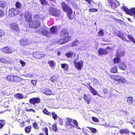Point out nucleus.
<instances>
[{"mask_svg": "<svg viewBox=\"0 0 135 135\" xmlns=\"http://www.w3.org/2000/svg\"><path fill=\"white\" fill-rule=\"evenodd\" d=\"M34 19L35 20L29 23V26L32 28L36 29L39 28L41 26V24L40 21L37 20H39L41 19L39 15L37 14L34 16Z\"/></svg>", "mask_w": 135, "mask_h": 135, "instance_id": "obj_1", "label": "nucleus"}, {"mask_svg": "<svg viewBox=\"0 0 135 135\" xmlns=\"http://www.w3.org/2000/svg\"><path fill=\"white\" fill-rule=\"evenodd\" d=\"M60 5L63 11L66 13L68 18L71 20L73 19L74 17L71 16L73 13L72 9L69 7L64 2H62L61 3Z\"/></svg>", "mask_w": 135, "mask_h": 135, "instance_id": "obj_2", "label": "nucleus"}, {"mask_svg": "<svg viewBox=\"0 0 135 135\" xmlns=\"http://www.w3.org/2000/svg\"><path fill=\"white\" fill-rule=\"evenodd\" d=\"M124 55L125 52L124 51H117L115 55V57L113 60L114 64L120 63L121 61L120 57L124 56Z\"/></svg>", "mask_w": 135, "mask_h": 135, "instance_id": "obj_3", "label": "nucleus"}, {"mask_svg": "<svg viewBox=\"0 0 135 135\" xmlns=\"http://www.w3.org/2000/svg\"><path fill=\"white\" fill-rule=\"evenodd\" d=\"M61 12L56 8L53 7H50L49 10V15L55 17H58L60 16Z\"/></svg>", "mask_w": 135, "mask_h": 135, "instance_id": "obj_4", "label": "nucleus"}, {"mask_svg": "<svg viewBox=\"0 0 135 135\" xmlns=\"http://www.w3.org/2000/svg\"><path fill=\"white\" fill-rule=\"evenodd\" d=\"M108 6L112 9H115L120 5V2L117 0H107Z\"/></svg>", "mask_w": 135, "mask_h": 135, "instance_id": "obj_5", "label": "nucleus"}, {"mask_svg": "<svg viewBox=\"0 0 135 135\" xmlns=\"http://www.w3.org/2000/svg\"><path fill=\"white\" fill-rule=\"evenodd\" d=\"M121 8L127 14L130 16H133L135 18V8H134L129 9L125 6H123Z\"/></svg>", "mask_w": 135, "mask_h": 135, "instance_id": "obj_6", "label": "nucleus"}, {"mask_svg": "<svg viewBox=\"0 0 135 135\" xmlns=\"http://www.w3.org/2000/svg\"><path fill=\"white\" fill-rule=\"evenodd\" d=\"M19 13V11L16 8H13L9 10L8 16L9 17H12L18 15Z\"/></svg>", "mask_w": 135, "mask_h": 135, "instance_id": "obj_7", "label": "nucleus"}, {"mask_svg": "<svg viewBox=\"0 0 135 135\" xmlns=\"http://www.w3.org/2000/svg\"><path fill=\"white\" fill-rule=\"evenodd\" d=\"M24 17L25 20L27 23H29L32 21V14L29 11H27L25 12L24 14Z\"/></svg>", "mask_w": 135, "mask_h": 135, "instance_id": "obj_8", "label": "nucleus"}, {"mask_svg": "<svg viewBox=\"0 0 135 135\" xmlns=\"http://www.w3.org/2000/svg\"><path fill=\"white\" fill-rule=\"evenodd\" d=\"M76 60H75L74 61L75 68L78 70H81L83 66V62L82 60L76 62Z\"/></svg>", "mask_w": 135, "mask_h": 135, "instance_id": "obj_9", "label": "nucleus"}, {"mask_svg": "<svg viewBox=\"0 0 135 135\" xmlns=\"http://www.w3.org/2000/svg\"><path fill=\"white\" fill-rule=\"evenodd\" d=\"M33 57L36 59H40L45 56L46 54L41 52H34L33 55Z\"/></svg>", "mask_w": 135, "mask_h": 135, "instance_id": "obj_10", "label": "nucleus"}, {"mask_svg": "<svg viewBox=\"0 0 135 135\" xmlns=\"http://www.w3.org/2000/svg\"><path fill=\"white\" fill-rule=\"evenodd\" d=\"M20 78L17 76H14L9 75L6 77V79L8 81L18 82L20 81Z\"/></svg>", "mask_w": 135, "mask_h": 135, "instance_id": "obj_11", "label": "nucleus"}, {"mask_svg": "<svg viewBox=\"0 0 135 135\" xmlns=\"http://www.w3.org/2000/svg\"><path fill=\"white\" fill-rule=\"evenodd\" d=\"M0 62L2 63L8 64L10 62V59L7 55L0 57Z\"/></svg>", "mask_w": 135, "mask_h": 135, "instance_id": "obj_12", "label": "nucleus"}, {"mask_svg": "<svg viewBox=\"0 0 135 135\" xmlns=\"http://www.w3.org/2000/svg\"><path fill=\"white\" fill-rule=\"evenodd\" d=\"M2 50L3 53L8 54L12 53L14 51L11 47L8 46L4 47Z\"/></svg>", "mask_w": 135, "mask_h": 135, "instance_id": "obj_13", "label": "nucleus"}, {"mask_svg": "<svg viewBox=\"0 0 135 135\" xmlns=\"http://www.w3.org/2000/svg\"><path fill=\"white\" fill-rule=\"evenodd\" d=\"M72 122L73 124L78 129H80V128L78 126V124L77 121L75 120H72L71 118H66V121L65 123H71Z\"/></svg>", "mask_w": 135, "mask_h": 135, "instance_id": "obj_14", "label": "nucleus"}, {"mask_svg": "<svg viewBox=\"0 0 135 135\" xmlns=\"http://www.w3.org/2000/svg\"><path fill=\"white\" fill-rule=\"evenodd\" d=\"M20 45L23 46H27L29 43V41L27 38H23L20 39L19 41Z\"/></svg>", "mask_w": 135, "mask_h": 135, "instance_id": "obj_15", "label": "nucleus"}, {"mask_svg": "<svg viewBox=\"0 0 135 135\" xmlns=\"http://www.w3.org/2000/svg\"><path fill=\"white\" fill-rule=\"evenodd\" d=\"M9 27L11 30L16 32H18L19 30V28L17 24L12 23L10 24Z\"/></svg>", "mask_w": 135, "mask_h": 135, "instance_id": "obj_16", "label": "nucleus"}, {"mask_svg": "<svg viewBox=\"0 0 135 135\" xmlns=\"http://www.w3.org/2000/svg\"><path fill=\"white\" fill-rule=\"evenodd\" d=\"M30 103L31 104L35 105L36 103H40V99L38 98H33L30 99L29 101Z\"/></svg>", "mask_w": 135, "mask_h": 135, "instance_id": "obj_17", "label": "nucleus"}, {"mask_svg": "<svg viewBox=\"0 0 135 135\" xmlns=\"http://www.w3.org/2000/svg\"><path fill=\"white\" fill-rule=\"evenodd\" d=\"M108 53V51L105 49L100 48L98 50V54L99 55L102 56L103 55H107Z\"/></svg>", "mask_w": 135, "mask_h": 135, "instance_id": "obj_18", "label": "nucleus"}, {"mask_svg": "<svg viewBox=\"0 0 135 135\" xmlns=\"http://www.w3.org/2000/svg\"><path fill=\"white\" fill-rule=\"evenodd\" d=\"M60 36L61 37H62L66 36H68L69 33L67 30L66 28L62 29L60 33Z\"/></svg>", "mask_w": 135, "mask_h": 135, "instance_id": "obj_19", "label": "nucleus"}, {"mask_svg": "<svg viewBox=\"0 0 135 135\" xmlns=\"http://www.w3.org/2000/svg\"><path fill=\"white\" fill-rule=\"evenodd\" d=\"M57 30V28L56 26H52L50 29V34H55Z\"/></svg>", "mask_w": 135, "mask_h": 135, "instance_id": "obj_20", "label": "nucleus"}, {"mask_svg": "<svg viewBox=\"0 0 135 135\" xmlns=\"http://www.w3.org/2000/svg\"><path fill=\"white\" fill-rule=\"evenodd\" d=\"M43 93L47 95H51L52 94V91L50 89L45 88L43 91Z\"/></svg>", "mask_w": 135, "mask_h": 135, "instance_id": "obj_21", "label": "nucleus"}, {"mask_svg": "<svg viewBox=\"0 0 135 135\" xmlns=\"http://www.w3.org/2000/svg\"><path fill=\"white\" fill-rule=\"evenodd\" d=\"M118 66L119 69L123 70H126L127 68V65L124 63L122 62L119 64Z\"/></svg>", "mask_w": 135, "mask_h": 135, "instance_id": "obj_22", "label": "nucleus"}, {"mask_svg": "<svg viewBox=\"0 0 135 135\" xmlns=\"http://www.w3.org/2000/svg\"><path fill=\"white\" fill-rule=\"evenodd\" d=\"M41 33L43 35L47 37H50V33L45 29H43L41 32Z\"/></svg>", "mask_w": 135, "mask_h": 135, "instance_id": "obj_23", "label": "nucleus"}, {"mask_svg": "<svg viewBox=\"0 0 135 135\" xmlns=\"http://www.w3.org/2000/svg\"><path fill=\"white\" fill-rule=\"evenodd\" d=\"M126 101L128 105H131L133 104L134 100L132 97L129 96L127 97Z\"/></svg>", "mask_w": 135, "mask_h": 135, "instance_id": "obj_24", "label": "nucleus"}, {"mask_svg": "<svg viewBox=\"0 0 135 135\" xmlns=\"http://www.w3.org/2000/svg\"><path fill=\"white\" fill-rule=\"evenodd\" d=\"M88 85L89 86V89L90 92L93 95H97V93L96 91L90 85V84H88Z\"/></svg>", "mask_w": 135, "mask_h": 135, "instance_id": "obj_25", "label": "nucleus"}, {"mask_svg": "<svg viewBox=\"0 0 135 135\" xmlns=\"http://www.w3.org/2000/svg\"><path fill=\"white\" fill-rule=\"evenodd\" d=\"M65 127L68 129H71L75 127L71 123H65Z\"/></svg>", "mask_w": 135, "mask_h": 135, "instance_id": "obj_26", "label": "nucleus"}, {"mask_svg": "<svg viewBox=\"0 0 135 135\" xmlns=\"http://www.w3.org/2000/svg\"><path fill=\"white\" fill-rule=\"evenodd\" d=\"M73 55H74V56H75L76 55V54H74V52L73 51L71 52V51L68 52L66 53L65 54V55L67 58L72 57Z\"/></svg>", "mask_w": 135, "mask_h": 135, "instance_id": "obj_27", "label": "nucleus"}, {"mask_svg": "<svg viewBox=\"0 0 135 135\" xmlns=\"http://www.w3.org/2000/svg\"><path fill=\"white\" fill-rule=\"evenodd\" d=\"M119 132L121 134H128L130 133V131L128 129H121L119 130Z\"/></svg>", "mask_w": 135, "mask_h": 135, "instance_id": "obj_28", "label": "nucleus"}, {"mask_svg": "<svg viewBox=\"0 0 135 135\" xmlns=\"http://www.w3.org/2000/svg\"><path fill=\"white\" fill-rule=\"evenodd\" d=\"M42 131L45 132V134H44L43 133H40L39 135H48V128L46 127H45L42 128Z\"/></svg>", "mask_w": 135, "mask_h": 135, "instance_id": "obj_29", "label": "nucleus"}, {"mask_svg": "<svg viewBox=\"0 0 135 135\" xmlns=\"http://www.w3.org/2000/svg\"><path fill=\"white\" fill-rule=\"evenodd\" d=\"M14 97L16 99H21L24 98L22 94L20 93H16L14 94Z\"/></svg>", "mask_w": 135, "mask_h": 135, "instance_id": "obj_30", "label": "nucleus"}, {"mask_svg": "<svg viewBox=\"0 0 135 135\" xmlns=\"http://www.w3.org/2000/svg\"><path fill=\"white\" fill-rule=\"evenodd\" d=\"M120 78V77L117 75H112L110 76V79L114 81H117L118 78Z\"/></svg>", "mask_w": 135, "mask_h": 135, "instance_id": "obj_31", "label": "nucleus"}, {"mask_svg": "<svg viewBox=\"0 0 135 135\" xmlns=\"http://www.w3.org/2000/svg\"><path fill=\"white\" fill-rule=\"evenodd\" d=\"M118 36L122 38L123 40L124 41L128 42V40L126 38L124 35L123 33H122L121 32L119 33L117 35Z\"/></svg>", "mask_w": 135, "mask_h": 135, "instance_id": "obj_32", "label": "nucleus"}, {"mask_svg": "<svg viewBox=\"0 0 135 135\" xmlns=\"http://www.w3.org/2000/svg\"><path fill=\"white\" fill-rule=\"evenodd\" d=\"M31 126H28L26 127L25 129V132L27 133H29L31 131Z\"/></svg>", "mask_w": 135, "mask_h": 135, "instance_id": "obj_33", "label": "nucleus"}, {"mask_svg": "<svg viewBox=\"0 0 135 135\" xmlns=\"http://www.w3.org/2000/svg\"><path fill=\"white\" fill-rule=\"evenodd\" d=\"M61 67L62 68H64V70L65 71L68 70V69L69 68V65L65 63L62 64H61Z\"/></svg>", "mask_w": 135, "mask_h": 135, "instance_id": "obj_34", "label": "nucleus"}, {"mask_svg": "<svg viewBox=\"0 0 135 135\" xmlns=\"http://www.w3.org/2000/svg\"><path fill=\"white\" fill-rule=\"evenodd\" d=\"M110 72L111 73H115L118 72V69L116 66H113L110 69Z\"/></svg>", "mask_w": 135, "mask_h": 135, "instance_id": "obj_35", "label": "nucleus"}, {"mask_svg": "<svg viewBox=\"0 0 135 135\" xmlns=\"http://www.w3.org/2000/svg\"><path fill=\"white\" fill-rule=\"evenodd\" d=\"M63 37L64 39H65L66 43L71 41V36H69L68 35L64 37Z\"/></svg>", "mask_w": 135, "mask_h": 135, "instance_id": "obj_36", "label": "nucleus"}, {"mask_svg": "<svg viewBox=\"0 0 135 135\" xmlns=\"http://www.w3.org/2000/svg\"><path fill=\"white\" fill-rule=\"evenodd\" d=\"M48 63L50 67L54 68L55 67L56 63L53 61H49Z\"/></svg>", "mask_w": 135, "mask_h": 135, "instance_id": "obj_37", "label": "nucleus"}, {"mask_svg": "<svg viewBox=\"0 0 135 135\" xmlns=\"http://www.w3.org/2000/svg\"><path fill=\"white\" fill-rule=\"evenodd\" d=\"M120 78H118L117 82L119 83H121L122 84H124L126 82V80L125 78L120 77Z\"/></svg>", "mask_w": 135, "mask_h": 135, "instance_id": "obj_38", "label": "nucleus"}, {"mask_svg": "<svg viewBox=\"0 0 135 135\" xmlns=\"http://www.w3.org/2000/svg\"><path fill=\"white\" fill-rule=\"evenodd\" d=\"M7 5V3L4 1H0V7L4 8Z\"/></svg>", "mask_w": 135, "mask_h": 135, "instance_id": "obj_39", "label": "nucleus"}, {"mask_svg": "<svg viewBox=\"0 0 135 135\" xmlns=\"http://www.w3.org/2000/svg\"><path fill=\"white\" fill-rule=\"evenodd\" d=\"M79 43L78 40L76 39L71 43V46L72 47L76 46L78 45Z\"/></svg>", "mask_w": 135, "mask_h": 135, "instance_id": "obj_40", "label": "nucleus"}, {"mask_svg": "<svg viewBox=\"0 0 135 135\" xmlns=\"http://www.w3.org/2000/svg\"><path fill=\"white\" fill-rule=\"evenodd\" d=\"M52 129L53 131L55 132H57L58 129L57 128V123H54L52 126Z\"/></svg>", "mask_w": 135, "mask_h": 135, "instance_id": "obj_41", "label": "nucleus"}, {"mask_svg": "<svg viewBox=\"0 0 135 135\" xmlns=\"http://www.w3.org/2000/svg\"><path fill=\"white\" fill-rule=\"evenodd\" d=\"M65 39H64L63 37L59 39L57 41L58 44H63L66 43Z\"/></svg>", "mask_w": 135, "mask_h": 135, "instance_id": "obj_42", "label": "nucleus"}, {"mask_svg": "<svg viewBox=\"0 0 135 135\" xmlns=\"http://www.w3.org/2000/svg\"><path fill=\"white\" fill-rule=\"evenodd\" d=\"M104 35L103 31L102 29L99 30V32L98 33L97 36L99 37L103 36Z\"/></svg>", "mask_w": 135, "mask_h": 135, "instance_id": "obj_43", "label": "nucleus"}, {"mask_svg": "<svg viewBox=\"0 0 135 135\" xmlns=\"http://www.w3.org/2000/svg\"><path fill=\"white\" fill-rule=\"evenodd\" d=\"M42 112L45 114L51 116V113L49 112L46 108H45L44 110H42Z\"/></svg>", "mask_w": 135, "mask_h": 135, "instance_id": "obj_44", "label": "nucleus"}, {"mask_svg": "<svg viewBox=\"0 0 135 135\" xmlns=\"http://www.w3.org/2000/svg\"><path fill=\"white\" fill-rule=\"evenodd\" d=\"M127 37L129 40L130 41L132 42L134 44H135V41L134 40L132 36L128 35Z\"/></svg>", "mask_w": 135, "mask_h": 135, "instance_id": "obj_45", "label": "nucleus"}, {"mask_svg": "<svg viewBox=\"0 0 135 135\" xmlns=\"http://www.w3.org/2000/svg\"><path fill=\"white\" fill-rule=\"evenodd\" d=\"M51 115L53 118L55 120L57 119V118L58 116L57 114L54 112H52V113Z\"/></svg>", "mask_w": 135, "mask_h": 135, "instance_id": "obj_46", "label": "nucleus"}, {"mask_svg": "<svg viewBox=\"0 0 135 135\" xmlns=\"http://www.w3.org/2000/svg\"><path fill=\"white\" fill-rule=\"evenodd\" d=\"M83 97L84 99L86 101L88 104H89L90 103V100L87 95L85 94H84L83 95Z\"/></svg>", "mask_w": 135, "mask_h": 135, "instance_id": "obj_47", "label": "nucleus"}, {"mask_svg": "<svg viewBox=\"0 0 135 135\" xmlns=\"http://www.w3.org/2000/svg\"><path fill=\"white\" fill-rule=\"evenodd\" d=\"M15 6L16 7V8L17 9V8L20 9L21 8V4L18 2H16Z\"/></svg>", "mask_w": 135, "mask_h": 135, "instance_id": "obj_48", "label": "nucleus"}, {"mask_svg": "<svg viewBox=\"0 0 135 135\" xmlns=\"http://www.w3.org/2000/svg\"><path fill=\"white\" fill-rule=\"evenodd\" d=\"M33 126L34 129L38 130L39 129V127L36 123L34 122L33 123Z\"/></svg>", "mask_w": 135, "mask_h": 135, "instance_id": "obj_49", "label": "nucleus"}, {"mask_svg": "<svg viewBox=\"0 0 135 135\" xmlns=\"http://www.w3.org/2000/svg\"><path fill=\"white\" fill-rule=\"evenodd\" d=\"M40 1L41 4L43 5H48V3L46 0H40Z\"/></svg>", "mask_w": 135, "mask_h": 135, "instance_id": "obj_50", "label": "nucleus"}, {"mask_svg": "<svg viewBox=\"0 0 135 135\" xmlns=\"http://www.w3.org/2000/svg\"><path fill=\"white\" fill-rule=\"evenodd\" d=\"M88 128L93 133H94L97 132V130L95 128L91 127H88Z\"/></svg>", "mask_w": 135, "mask_h": 135, "instance_id": "obj_51", "label": "nucleus"}, {"mask_svg": "<svg viewBox=\"0 0 135 135\" xmlns=\"http://www.w3.org/2000/svg\"><path fill=\"white\" fill-rule=\"evenodd\" d=\"M5 124L4 121V120H0V129L2 128Z\"/></svg>", "mask_w": 135, "mask_h": 135, "instance_id": "obj_52", "label": "nucleus"}, {"mask_svg": "<svg viewBox=\"0 0 135 135\" xmlns=\"http://www.w3.org/2000/svg\"><path fill=\"white\" fill-rule=\"evenodd\" d=\"M89 12H96L98 11V9H97L93 8H90L89 9Z\"/></svg>", "mask_w": 135, "mask_h": 135, "instance_id": "obj_53", "label": "nucleus"}, {"mask_svg": "<svg viewBox=\"0 0 135 135\" xmlns=\"http://www.w3.org/2000/svg\"><path fill=\"white\" fill-rule=\"evenodd\" d=\"M50 80L53 83H54L56 80V78L55 76L53 75L50 78Z\"/></svg>", "mask_w": 135, "mask_h": 135, "instance_id": "obj_54", "label": "nucleus"}, {"mask_svg": "<svg viewBox=\"0 0 135 135\" xmlns=\"http://www.w3.org/2000/svg\"><path fill=\"white\" fill-rule=\"evenodd\" d=\"M4 11L2 9H0V17L4 16Z\"/></svg>", "mask_w": 135, "mask_h": 135, "instance_id": "obj_55", "label": "nucleus"}, {"mask_svg": "<svg viewBox=\"0 0 135 135\" xmlns=\"http://www.w3.org/2000/svg\"><path fill=\"white\" fill-rule=\"evenodd\" d=\"M4 35V31L2 29H0V38L2 37Z\"/></svg>", "mask_w": 135, "mask_h": 135, "instance_id": "obj_56", "label": "nucleus"}, {"mask_svg": "<svg viewBox=\"0 0 135 135\" xmlns=\"http://www.w3.org/2000/svg\"><path fill=\"white\" fill-rule=\"evenodd\" d=\"M20 64H21L22 67H24L26 65V63L21 60L19 61Z\"/></svg>", "mask_w": 135, "mask_h": 135, "instance_id": "obj_57", "label": "nucleus"}, {"mask_svg": "<svg viewBox=\"0 0 135 135\" xmlns=\"http://www.w3.org/2000/svg\"><path fill=\"white\" fill-rule=\"evenodd\" d=\"M92 120L95 122H97L98 121V119L95 117H92Z\"/></svg>", "mask_w": 135, "mask_h": 135, "instance_id": "obj_58", "label": "nucleus"}, {"mask_svg": "<svg viewBox=\"0 0 135 135\" xmlns=\"http://www.w3.org/2000/svg\"><path fill=\"white\" fill-rule=\"evenodd\" d=\"M31 82L33 85L35 86L36 85L37 82L36 80H31Z\"/></svg>", "mask_w": 135, "mask_h": 135, "instance_id": "obj_59", "label": "nucleus"}, {"mask_svg": "<svg viewBox=\"0 0 135 135\" xmlns=\"http://www.w3.org/2000/svg\"><path fill=\"white\" fill-rule=\"evenodd\" d=\"M59 124L61 126H62L63 124V122L62 119H61L59 118Z\"/></svg>", "mask_w": 135, "mask_h": 135, "instance_id": "obj_60", "label": "nucleus"}, {"mask_svg": "<svg viewBox=\"0 0 135 135\" xmlns=\"http://www.w3.org/2000/svg\"><path fill=\"white\" fill-rule=\"evenodd\" d=\"M25 111L26 112L31 111L34 113L36 112L32 108H31L29 109H27L26 110H25Z\"/></svg>", "mask_w": 135, "mask_h": 135, "instance_id": "obj_61", "label": "nucleus"}, {"mask_svg": "<svg viewBox=\"0 0 135 135\" xmlns=\"http://www.w3.org/2000/svg\"><path fill=\"white\" fill-rule=\"evenodd\" d=\"M92 81H93L94 83L96 84L98 83V82L97 80L94 78L93 79Z\"/></svg>", "mask_w": 135, "mask_h": 135, "instance_id": "obj_62", "label": "nucleus"}, {"mask_svg": "<svg viewBox=\"0 0 135 135\" xmlns=\"http://www.w3.org/2000/svg\"><path fill=\"white\" fill-rule=\"evenodd\" d=\"M86 2H88L89 4H90L91 3L93 2L92 0H85Z\"/></svg>", "mask_w": 135, "mask_h": 135, "instance_id": "obj_63", "label": "nucleus"}, {"mask_svg": "<svg viewBox=\"0 0 135 135\" xmlns=\"http://www.w3.org/2000/svg\"><path fill=\"white\" fill-rule=\"evenodd\" d=\"M20 126L21 127H22L24 126V122H22V123H21L20 124Z\"/></svg>", "mask_w": 135, "mask_h": 135, "instance_id": "obj_64", "label": "nucleus"}]
</instances>
